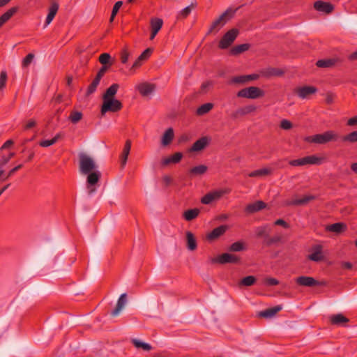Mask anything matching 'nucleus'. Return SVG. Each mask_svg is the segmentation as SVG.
I'll return each instance as SVG.
<instances>
[{"label":"nucleus","mask_w":357,"mask_h":357,"mask_svg":"<svg viewBox=\"0 0 357 357\" xmlns=\"http://www.w3.org/2000/svg\"><path fill=\"white\" fill-rule=\"evenodd\" d=\"M119 89V84L116 83L112 84L102 95V104L100 109L102 115L109 112H117L122 109L123 105L121 102L115 98V95Z\"/></svg>","instance_id":"nucleus-1"},{"label":"nucleus","mask_w":357,"mask_h":357,"mask_svg":"<svg viewBox=\"0 0 357 357\" xmlns=\"http://www.w3.org/2000/svg\"><path fill=\"white\" fill-rule=\"evenodd\" d=\"M339 138L340 137L337 132L333 130H328L321 134L306 137L305 141L310 143L324 144L329 142H336Z\"/></svg>","instance_id":"nucleus-2"},{"label":"nucleus","mask_w":357,"mask_h":357,"mask_svg":"<svg viewBox=\"0 0 357 357\" xmlns=\"http://www.w3.org/2000/svg\"><path fill=\"white\" fill-rule=\"evenodd\" d=\"M234 14V10L231 8L227 9L222 15L213 22L207 34H210L213 32L218 33L220 29L222 28L233 17Z\"/></svg>","instance_id":"nucleus-3"},{"label":"nucleus","mask_w":357,"mask_h":357,"mask_svg":"<svg viewBox=\"0 0 357 357\" xmlns=\"http://www.w3.org/2000/svg\"><path fill=\"white\" fill-rule=\"evenodd\" d=\"M79 172L82 174H87L97 169V165L90 156L81 153L79 155Z\"/></svg>","instance_id":"nucleus-4"},{"label":"nucleus","mask_w":357,"mask_h":357,"mask_svg":"<svg viewBox=\"0 0 357 357\" xmlns=\"http://www.w3.org/2000/svg\"><path fill=\"white\" fill-rule=\"evenodd\" d=\"M264 91L257 86H249L237 93L238 97L249 99H257L264 96Z\"/></svg>","instance_id":"nucleus-5"},{"label":"nucleus","mask_w":357,"mask_h":357,"mask_svg":"<svg viewBox=\"0 0 357 357\" xmlns=\"http://www.w3.org/2000/svg\"><path fill=\"white\" fill-rule=\"evenodd\" d=\"M324 159L315 155H307L301 158L292 160L289 162L291 166H304L307 165H321Z\"/></svg>","instance_id":"nucleus-6"},{"label":"nucleus","mask_w":357,"mask_h":357,"mask_svg":"<svg viewBox=\"0 0 357 357\" xmlns=\"http://www.w3.org/2000/svg\"><path fill=\"white\" fill-rule=\"evenodd\" d=\"M238 34V31L236 29H231L229 30L222 36L219 42L218 47L222 50L228 48L235 40Z\"/></svg>","instance_id":"nucleus-7"},{"label":"nucleus","mask_w":357,"mask_h":357,"mask_svg":"<svg viewBox=\"0 0 357 357\" xmlns=\"http://www.w3.org/2000/svg\"><path fill=\"white\" fill-rule=\"evenodd\" d=\"M210 137L204 136L197 139L189 149V152H199L205 149L211 143Z\"/></svg>","instance_id":"nucleus-8"},{"label":"nucleus","mask_w":357,"mask_h":357,"mask_svg":"<svg viewBox=\"0 0 357 357\" xmlns=\"http://www.w3.org/2000/svg\"><path fill=\"white\" fill-rule=\"evenodd\" d=\"M257 110V107L254 105H248L244 107H241L236 109L232 114L231 117L233 119H238L243 116L253 113Z\"/></svg>","instance_id":"nucleus-9"},{"label":"nucleus","mask_w":357,"mask_h":357,"mask_svg":"<svg viewBox=\"0 0 357 357\" xmlns=\"http://www.w3.org/2000/svg\"><path fill=\"white\" fill-rule=\"evenodd\" d=\"M296 283L299 286L307 287H312L321 284V283L316 280L314 278L310 276L298 277L296 278Z\"/></svg>","instance_id":"nucleus-10"},{"label":"nucleus","mask_w":357,"mask_h":357,"mask_svg":"<svg viewBox=\"0 0 357 357\" xmlns=\"http://www.w3.org/2000/svg\"><path fill=\"white\" fill-rule=\"evenodd\" d=\"M315 197L313 195H305L301 199H291L285 200L284 205L287 206H302L307 204L312 200H314Z\"/></svg>","instance_id":"nucleus-11"},{"label":"nucleus","mask_w":357,"mask_h":357,"mask_svg":"<svg viewBox=\"0 0 357 357\" xmlns=\"http://www.w3.org/2000/svg\"><path fill=\"white\" fill-rule=\"evenodd\" d=\"M240 260V258L237 257L235 255L230 254V253H223L220 255L215 260V261L221 264H225L227 263L230 264H236L238 263Z\"/></svg>","instance_id":"nucleus-12"},{"label":"nucleus","mask_w":357,"mask_h":357,"mask_svg":"<svg viewBox=\"0 0 357 357\" xmlns=\"http://www.w3.org/2000/svg\"><path fill=\"white\" fill-rule=\"evenodd\" d=\"M152 52L153 49H146L135 60V61L134 62L131 67V70H135L136 68H139L142 65L143 62L146 61L151 56Z\"/></svg>","instance_id":"nucleus-13"},{"label":"nucleus","mask_w":357,"mask_h":357,"mask_svg":"<svg viewBox=\"0 0 357 357\" xmlns=\"http://www.w3.org/2000/svg\"><path fill=\"white\" fill-rule=\"evenodd\" d=\"M317 91V89L312 86H305L297 88L296 93L302 99L307 98L309 96L315 93Z\"/></svg>","instance_id":"nucleus-14"},{"label":"nucleus","mask_w":357,"mask_h":357,"mask_svg":"<svg viewBox=\"0 0 357 357\" xmlns=\"http://www.w3.org/2000/svg\"><path fill=\"white\" fill-rule=\"evenodd\" d=\"M314 8L319 12L326 14L332 13L334 10V6L331 3L324 2L322 1H317L314 3Z\"/></svg>","instance_id":"nucleus-15"},{"label":"nucleus","mask_w":357,"mask_h":357,"mask_svg":"<svg viewBox=\"0 0 357 357\" xmlns=\"http://www.w3.org/2000/svg\"><path fill=\"white\" fill-rule=\"evenodd\" d=\"M266 206V204L263 201H257L254 203L248 204L245 207V211L247 213L252 214L265 208Z\"/></svg>","instance_id":"nucleus-16"},{"label":"nucleus","mask_w":357,"mask_h":357,"mask_svg":"<svg viewBox=\"0 0 357 357\" xmlns=\"http://www.w3.org/2000/svg\"><path fill=\"white\" fill-rule=\"evenodd\" d=\"M329 319L331 324L335 326H345L349 322V319L341 313L331 315Z\"/></svg>","instance_id":"nucleus-17"},{"label":"nucleus","mask_w":357,"mask_h":357,"mask_svg":"<svg viewBox=\"0 0 357 357\" xmlns=\"http://www.w3.org/2000/svg\"><path fill=\"white\" fill-rule=\"evenodd\" d=\"M137 89L143 96H147L151 94L155 90V85L149 83H142L137 86Z\"/></svg>","instance_id":"nucleus-18"},{"label":"nucleus","mask_w":357,"mask_h":357,"mask_svg":"<svg viewBox=\"0 0 357 357\" xmlns=\"http://www.w3.org/2000/svg\"><path fill=\"white\" fill-rule=\"evenodd\" d=\"M308 259L313 261H320L324 259L322 247L317 245L312 248V252L308 255Z\"/></svg>","instance_id":"nucleus-19"},{"label":"nucleus","mask_w":357,"mask_h":357,"mask_svg":"<svg viewBox=\"0 0 357 357\" xmlns=\"http://www.w3.org/2000/svg\"><path fill=\"white\" fill-rule=\"evenodd\" d=\"M127 303V295L126 293L122 294L118 299L116 307L111 312L112 316H117Z\"/></svg>","instance_id":"nucleus-20"},{"label":"nucleus","mask_w":357,"mask_h":357,"mask_svg":"<svg viewBox=\"0 0 357 357\" xmlns=\"http://www.w3.org/2000/svg\"><path fill=\"white\" fill-rule=\"evenodd\" d=\"M282 309V305H276L259 312V316L264 318H271Z\"/></svg>","instance_id":"nucleus-21"},{"label":"nucleus","mask_w":357,"mask_h":357,"mask_svg":"<svg viewBox=\"0 0 357 357\" xmlns=\"http://www.w3.org/2000/svg\"><path fill=\"white\" fill-rule=\"evenodd\" d=\"M227 229V227L225 225L219 226L215 229H213L208 235L207 239L209 241H213L214 239L218 238L222 234L225 233Z\"/></svg>","instance_id":"nucleus-22"},{"label":"nucleus","mask_w":357,"mask_h":357,"mask_svg":"<svg viewBox=\"0 0 357 357\" xmlns=\"http://www.w3.org/2000/svg\"><path fill=\"white\" fill-rule=\"evenodd\" d=\"M59 10V3L57 2H52L50 8L49 13L46 17L45 25H49L54 18L57 11Z\"/></svg>","instance_id":"nucleus-23"},{"label":"nucleus","mask_w":357,"mask_h":357,"mask_svg":"<svg viewBox=\"0 0 357 357\" xmlns=\"http://www.w3.org/2000/svg\"><path fill=\"white\" fill-rule=\"evenodd\" d=\"M131 149V141L128 139L126 141L122 154L121 155V166L124 167L127 162L128 157L130 153Z\"/></svg>","instance_id":"nucleus-24"},{"label":"nucleus","mask_w":357,"mask_h":357,"mask_svg":"<svg viewBox=\"0 0 357 357\" xmlns=\"http://www.w3.org/2000/svg\"><path fill=\"white\" fill-rule=\"evenodd\" d=\"M271 231L270 226L268 225H264L262 226L257 227L255 229V233L258 238H267Z\"/></svg>","instance_id":"nucleus-25"},{"label":"nucleus","mask_w":357,"mask_h":357,"mask_svg":"<svg viewBox=\"0 0 357 357\" xmlns=\"http://www.w3.org/2000/svg\"><path fill=\"white\" fill-rule=\"evenodd\" d=\"M18 10V7H13L8 9L1 16H0V27L3 26L4 23L8 21Z\"/></svg>","instance_id":"nucleus-26"},{"label":"nucleus","mask_w":357,"mask_h":357,"mask_svg":"<svg viewBox=\"0 0 357 357\" xmlns=\"http://www.w3.org/2000/svg\"><path fill=\"white\" fill-rule=\"evenodd\" d=\"M347 229V225L343 222H337L328 225L326 230L336 234L341 233Z\"/></svg>","instance_id":"nucleus-27"},{"label":"nucleus","mask_w":357,"mask_h":357,"mask_svg":"<svg viewBox=\"0 0 357 357\" xmlns=\"http://www.w3.org/2000/svg\"><path fill=\"white\" fill-rule=\"evenodd\" d=\"M273 170L271 168L265 167L251 172L248 174L250 177H262L272 174Z\"/></svg>","instance_id":"nucleus-28"},{"label":"nucleus","mask_w":357,"mask_h":357,"mask_svg":"<svg viewBox=\"0 0 357 357\" xmlns=\"http://www.w3.org/2000/svg\"><path fill=\"white\" fill-rule=\"evenodd\" d=\"M87 183L89 185L96 184L100 178L101 173L98 169L87 174Z\"/></svg>","instance_id":"nucleus-29"},{"label":"nucleus","mask_w":357,"mask_h":357,"mask_svg":"<svg viewBox=\"0 0 357 357\" xmlns=\"http://www.w3.org/2000/svg\"><path fill=\"white\" fill-rule=\"evenodd\" d=\"M163 21L160 18L153 17L150 20L151 31L156 32L157 33L162 29Z\"/></svg>","instance_id":"nucleus-30"},{"label":"nucleus","mask_w":357,"mask_h":357,"mask_svg":"<svg viewBox=\"0 0 357 357\" xmlns=\"http://www.w3.org/2000/svg\"><path fill=\"white\" fill-rule=\"evenodd\" d=\"M200 213V210L199 208H192L189 209L183 213V218L187 221H191L197 218Z\"/></svg>","instance_id":"nucleus-31"},{"label":"nucleus","mask_w":357,"mask_h":357,"mask_svg":"<svg viewBox=\"0 0 357 357\" xmlns=\"http://www.w3.org/2000/svg\"><path fill=\"white\" fill-rule=\"evenodd\" d=\"M197 6L196 3H192L190 5L182 9L177 15V19L181 20L186 18L192 12V9Z\"/></svg>","instance_id":"nucleus-32"},{"label":"nucleus","mask_w":357,"mask_h":357,"mask_svg":"<svg viewBox=\"0 0 357 357\" xmlns=\"http://www.w3.org/2000/svg\"><path fill=\"white\" fill-rule=\"evenodd\" d=\"M187 248L189 250H195L197 248V241L191 231L186 232Z\"/></svg>","instance_id":"nucleus-33"},{"label":"nucleus","mask_w":357,"mask_h":357,"mask_svg":"<svg viewBox=\"0 0 357 357\" xmlns=\"http://www.w3.org/2000/svg\"><path fill=\"white\" fill-rule=\"evenodd\" d=\"M174 138V130L172 128L166 130L162 137V144L167 146L170 144Z\"/></svg>","instance_id":"nucleus-34"},{"label":"nucleus","mask_w":357,"mask_h":357,"mask_svg":"<svg viewBox=\"0 0 357 357\" xmlns=\"http://www.w3.org/2000/svg\"><path fill=\"white\" fill-rule=\"evenodd\" d=\"M208 169V167L204 165H200L191 168L189 170V174L191 176H200L204 174Z\"/></svg>","instance_id":"nucleus-35"},{"label":"nucleus","mask_w":357,"mask_h":357,"mask_svg":"<svg viewBox=\"0 0 357 357\" xmlns=\"http://www.w3.org/2000/svg\"><path fill=\"white\" fill-rule=\"evenodd\" d=\"M249 49L248 44H241L236 46H234L230 50V54L232 55L239 54L245 51H247Z\"/></svg>","instance_id":"nucleus-36"},{"label":"nucleus","mask_w":357,"mask_h":357,"mask_svg":"<svg viewBox=\"0 0 357 357\" xmlns=\"http://www.w3.org/2000/svg\"><path fill=\"white\" fill-rule=\"evenodd\" d=\"M83 117V114L79 111H72L68 116V120L73 124L77 123Z\"/></svg>","instance_id":"nucleus-37"},{"label":"nucleus","mask_w":357,"mask_h":357,"mask_svg":"<svg viewBox=\"0 0 357 357\" xmlns=\"http://www.w3.org/2000/svg\"><path fill=\"white\" fill-rule=\"evenodd\" d=\"M132 343L136 348H137V349L141 348L144 351H150L152 348L149 344L143 342L137 339H132Z\"/></svg>","instance_id":"nucleus-38"},{"label":"nucleus","mask_w":357,"mask_h":357,"mask_svg":"<svg viewBox=\"0 0 357 357\" xmlns=\"http://www.w3.org/2000/svg\"><path fill=\"white\" fill-rule=\"evenodd\" d=\"M213 105L212 103H205L202 105L197 109V114L202 116L212 109Z\"/></svg>","instance_id":"nucleus-39"},{"label":"nucleus","mask_w":357,"mask_h":357,"mask_svg":"<svg viewBox=\"0 0 357 357\" xmlns=\"http://www.w3.org/2000/svg\"><path fill=\"white\" fill-rule=\"evenodd\" d=\"M61 137L60 134H56L52 139H45L42 140L39 142V145L42 147H48L53 144H54Z\"/></svg>","instance_id":"nucleus-40"},{"label":"nucleus","mask_w":357,"mask_h":357,"mask_svg":"<svg viewBox=\"0 0 357 357\" xmlns=\"http://www.w3.org/2000/svg\"><path fill=\"white\" fill-rule=\"evenodd\" d=\"M335 63L334 59H321L317 61L316 65L319 68H330Z\"/></svg>","instance_id":"nucleus-41"},{"label":"nucleus","mask_w":357,"mask_h":357,"mask_svg":"<svg viewBox=\"0 0 357 357\" xmlns=\"http://www.w3.org/2000/svg\"><path fill=\"white\" fill-rule=\"evenodd\" d=\"M244 250H245V245L241 241H236L232 243L229 248L230 252H241Z\"/></svg>","instance_id":"nucleus-42"},{"label":"nucleus","mask_w":357,"mask_h":357,"mask_svg":"<svg viewBox=\"0 0 357 357\" xmlns=\"http://www.w3.org/2000/svg\"><path fill=\"white\" fill-rule=\"evenodd\" d=\"M100 82V81L99 79H96V77L94 78V79L92 81V82L89 84V86L87 88L86 93V96H90L96 91V89L99 85Z\"/></svg>","instance_id":"nucleus-43"},{"label":"nucleus","mask_w":357,"mask_h":357,"mask_svg":"<svg viewBox=\"0 0 357 357\" xmlns=\"http://www.w3.org/2000/svg\"><path fill=\"white\" fill-rule=\"evenodd\" d=\"M255 281H256V278L254 276L249 275V276H246V277L243 278L241 280L240 284H241L243 286L249 287V286L253 285L255 284Z\"/></svg>","instance_id":"nucleus-44"},{"label":"nucleus","mask_w":357,"mask_h":357,"mask_svg":"<svg viewBox=\"0 0 357 357\" xmlns=\"http://www.w3.org/2000/svg\"><path fill=\"white\" fill-rule=\"evenodd\" d=\"M342 141L351 143L357 142V130L354 131L342 137Z\"/></svg>","instance_id":"nucleus-45"},{"label":"nucleus","mask_w":357,"mask_h":357,"mask_svg":"<svg viewBox=\"0 0 357 357\" xmlns=\"http://www.w3.org/2000/svg\"><path fill=\"white\" fill-rule=\"evenodd\" d=\"M228 192H229V190H215V191L211 192L210 194L213 197V200L215 201V200L219 199L225 194H227Z\"/></svg>","instance_id":"nucleus-46"},{"label":"nucleus","mask_w":357,"mask_h":357,"mask_svg":"<svg viewBox=\"0 0 357 357\" xmlns=\"http://www.w3.org/2000/svg\"><path fill=\"white\" fill-rule=\"evenodd\" d=\"M228 192H229V190H215V191L211 192L210 194L213 197V200L215 201V200L219 199L225 194H227Z\"/></svg>","instance_id":"nucleus-47"},{"label":"nucleus","mask_w":357,"mask_h":357,"mask_svg":"<svg viewBox=\"0 0 357 357\" xmlns=\"http://www.w3.org/2000/svg\"><path fill=\"white\" fill-rule=\"evenodd\" d=\"M111 59V56L108 53H102L99 56V61L103 66H107L109 64V61Z\"/></svg>","instance_id":"nucleus-48"},{"label":"nucleus","mask_w":357,"mask_h":357,"mask_svg":"<svg viewBox=\"0 0 357 357\" xmlns=\"http://www.w3.org/2000/svg\"><path fill=\"white\" fill-rule=\"evenodd\" d=\"M34 58V54L32 53L28 54L22 60V66L23 68L28 67L30 63L32 62Z\"/></svg>","instance_id":"nucleus-49"},{"label":"nucleus","mask_w":357,"mask_h":357,"mask_svg":"<svg viewBox=\"0 0 357 357\" xmlns=\"http://www.w3.org/2000/svg\"><path fill=\"white\" fill-rule=\"evenodd\" d=\"M231 82L233 84H245V83L248 82L247 76L246 75H241V76L234 77L231 79Z\"/></svg>","instance_id":"nucleus-50"},{"label":"nucleus","mask_w":357,"mask_h":357,"mask_svg":"<svg viewBox=\"0 0 357 357\" xmlns=\"http://www.w3.org/2000/svg\"><path fill=\"white\" fill-rule=\"evenodd\" d=\"M280 240H281V238L278 236L272 237V238H268V236L267 238H266L264 243L267 246H270V245H272L273 244H275V243L280 241Z\"/></svg>","instance_id":"nucleus-51"},{"label":"nucleus","mask_w":357,"mask_h":357,"mask_svg":"<svg viewBox=\"0 0 357 357\" xmlns=\"http://www.w3.org/2000/svg\"><path fill=\"white\" fill-rule=\"evenodd\" d=\"M111 66V63L109 65V66H102L100 70H98L96 76V78L99 79L100 81V79H102V77L104 76L105 73H106V71L109 69V68Z\"/></svg>","instance_id":"nucleus-52"},{"label":"nucleus","mask_w":357,"mask_h":357,"mask_svg":"<svg viewBox=\"0 0 357 357\" xmlns=\"http://www.w3.org/2000/svg\"><path fill=\"white\" fill-rule=\"evenodd\" d=\"M6 81L7 73L5 70H3L0 74V90H2L5 87Z\"/></svg>","instance_id":"nucleus-53"},{"label":"nucleus","mask_w":357,"mask_h":357,"mask_svg":"<svg viewBox=\"0 0 357 357\" xmlns=\"http://www.w3.org/2000/svg\"><path fill=\"white\" fill-rule=\"evenodd\" d=\"M264 283L266 286H275L279 284V281L276 278H267L264 279Z\"/></svg>","instance_id":"nucleus-54"},{"label":"nucleus","mask_w":357,"mask_h":357,"mask_svg":"<svg viewBox=\"0 0 357 357\" xmlns=\"http://www.w3.org/2000/svg\"><path fill=\"white\" fill-rule=\"evenodd\" d=\"M130 56V53L128 52V50L126 48H124L122 50L121 54V61L122 63H126L128 61Z\"/></svg>","instance_id":"nucleus-55"},{"label":"nucleus","mask_w":357,"mask_h":357,"mask_svg":"<svg viewBox=\"0 0 357 357\" xmlns=\"http://www.w3.org/2000/svg\"><path fill=\"white\" fill-rule=\"evenodd\" d=\"M214 200L213 199V197L210 194V192L205 195L202 199L201 202L204 204H209L211 202H213Z\"/></svg>","instance_id":"nucleus-56"},{"label":"nucleus","mask_w":357,"mask_h":357,"mask_svg":"<svg viewBox=\"0 0 357 357\" xmlns=\"http://www.w3.org/2000/svg\"><path fill=\"white\" fill-rule=\"evenodd\" d=\"M280 128L284 130H289L292 128V123L287 119H283L280 122Z\"/></svg>","instance_id":"nucleus-57"},{"label":"nucleus","mask_w":357,"mask_h":357,"mask_svg":"<svg viewBox=\"0 0 357 357\" xmlns=\"http://www.w3.org/2000/svg\"><path fill=\"white\" fill-rule=\"evenodd\" d=\"M182 157H183V154L181 152H176L174 154H173L172 155H171V160H172V163H174V164L178 163V162H180Z\"/></svg>","instance_id":"nucleus-58"},{"label":"nucleus","mask_w":357,"mask_h":357,"mask_svg":"<svg viewBox=\"0 0 357 357\" xmlns=\"http://www.w3.org/2000/svg\"><path fill=\"white\" fill-rule=\"evenodd\" d=\"M15 155L14 153H10L8 156H2L0 160V165H4Z\"/></svg>","instance_id":"nucleus-59"},{"label":"nucleus","mask_w":357,"mask_h":357,"mask_svg":"<svg viewBox=\"0 0 357 357\" xmlns=\"http://www.w3.org/2000/svg\"><path fill=\"white\" fill-rule=\"evenodd\" d=\"M213 85V82H211V81H206L204 83H202V86H201V92L202 93H206L207 91V90L211 87Z\"/></svg>","instance_id":"nucleus-60"},{"label":"nucleus","mask_w":357,"mask_h":357,"mask_svg":"<svg viewBox=\"0 0 357 357\" xmlns=\"http://www.w3.org/2000/svg\"><path fill=\"white\" fill-rule=\"evenodd\" d=\"M123 3L122 1H117L115 3L113 8H112V13H113V15H116V13H118L119 8L121 7Z\"/></svg>","instance_id":"nucleus-61"},{"label":"nucleus","mask_w":357,"mask_h":357,"mask_svg":"<svg viewBox=\"0 0 357 357\" xmlns=\"http://www.w3.org/2000/svg\"><path fill=\"white\" fill-rule=\"evenodd\" d=\"M36 125V121L34 119H30L24 126V130H29Z\"/></svg>","instance_id":"nucleus-62"},{"label":"nucleus","mask_w":357,"mask_h":357,"mask_svg":"<svg viewBox=\"0 0 357 357\" xmlns=\"http://www.w3.org/2000/svg\"><path fill=\"white\" fill-rule=\"evenodd\" d=\"M274 225L282 226L284 228H289V225L282 219H278L275 220Z\"/></svg>","instance_id":"nucleus-63"},{"label":"nucleus","mask_w":357,"mask_h":357,"mask_svg":"<svg viewBox=\"0 0 357 357\" xmlns=\"http://www.w3.org/2000/svg\"><path fill=\"white\" fill-rule=\"evenodd\" d=\"M172 179L169 175H165L162 176V181L165 187H167L172 183Z\"/></svg>","instance_id":"nucleus-64"}]
</instances>
